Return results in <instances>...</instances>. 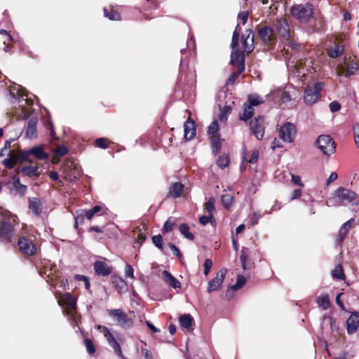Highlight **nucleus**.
I'll return each mask as SVG.
<instances>
[{
  "mask_svg": "<svg viewBox=\"0 0 359 359\" xmlns=\"http://www.w3.org/2000/svg\"><path fill=\"white\" fill-rule=\"evenodd\" d=\"M239 25H237L233 31L231 47L232 52L231 54V63L235 69H241V71L245 70V54L237 48L239 40Z\"/></svg>",
  "mask_w": 359,
  "mask_h": 359,
  "instance_id": "obj_1",
  "label": "nucleus"
},
{
  "mask_svg": "<svg viewBox=\"0 0 359 359\" xmlns=\"http://www.w3.org/2000/svg\"><path fill=\"white\" fill-rule=\"evenodd\" d=\"M291 15L302 23L308 22L313 13L312 4H294L290 9Z\"/></svg>",
  "mask_w": 359,
  "mask_h": 359,
  "instance_id": "obj_2",
  "label": "nucleus"
},
{
  "mask_svg": "<svg viewBox=\"0 0 359 359\" xmlns=\"http://www.w3.org/2000/svg\"><path fill=\"white\" fill-rule=\"evenodd\" d=\"M323 88L322 82H317L306 87L304 94V102L308 105L316 103L320 97V92Z\"/></svg>",
  "mask_w": 359,
  "mask_h": 359,
  "instance_id": "obj_3",
  "label": "nucleus"
},
{
  "mask_svg": "<svg viewBox=\"0 0 359 359\" xmlns=\"http://www.w3.org/2000/svg\"><path fill=\"white\" fill-rule=\"evenodd\" d=\"M316 144L325 155L330 156L336 151V143L330 135H320L316 141Z\"/></svg>",
  "mask_w": 359,
  "mask_h": 359,
  "instance_id": "obj_4",
  "label": "nucleus"
},
{
  "mask_svg": "<svg viewBox=\"0 0 359 359\" xmlns=\"http://www.w3.org/2000/svg\"><path fill=\"white\" fill-rule=\"evenodd\" d=\"M258 36L262 43L269 48H272L276 43V34L274 29L269 26H264L258 31Z\"/></svg>",
  "mask_w": 359,
  "mask_h": 359,
  "instance_id": "obj_5",
  "label": "nucleus"
},
{
  "mask_svg": "<svg viewBox=\"0 0 359 359\" xmlns=\"http://www.w3.org/2000/svg\"><path fill=\"white\" fill-rule=\"evenodd\" d=\"M335 197L338 199L339 205H346L357 197V194L353 191L344 187L338 188L334 192Z\"/></svg>",
  "mask_w": 359,
  "mask_h": 359,
  "instance_id": "obj_6",
  "label": "nucleus"
},
{
  "mask_svg": "<svg viewBox=\"0 0 359 359\" xmlns=\"http://www.w3.org/2000/svg\"><path fill=\"white\" fill-rule=\"evenodd\" d=\"M18 245L22 254L25 256H33L37 252V248L33 241L25 236L18 238Z\"/></svg>",
  "mask_w": 359,
  "mask_h": 359,
  "instance_id": "obj_7",
  "label": "nucleus"
},
{
  "mask_svg": "<svg viewBox=\"0 0 359 359\" xmlns=\"http://www.w3.org/2000/svg\"><path fill=\"white\" fill-rule=\"evenodd\" d=\"M109 315L114 318L117 323L123 328L128 329L133 325V320L121 309L109 311Z\"/></svg>",
  "mask_w": 359,
  "mask_h": 359,
  "instance_id": "obj_8",
  "label": "nucleus"
},
{
  "mask_svg": "<svg viewBox=\"0 0 359 359\" xmlns=\"http://www.w3.org/2000/svg\"><path fill=\"white\" fill-rule=\"evenodd\" d=\"M280 138L286 142H292L296 135L295 126L290 122L284 123L279 129Z\"/></svg>",
  "mask_w": 359,
  "mask_h": 359,
  "instance_id": "obj_9",
  "label": "nucleus"
},
{
  "mask_svg": "<svg viewBox=\"0 0 359 359\" xmlns=\"http://www.w3.org/2000/svg\"><path fill=\"white\" fill-rule=\"evenodd\" d=\"M226 274V270L225 269H221L217 273L216 276L209 281L207 288L208 292L210 293L213 291L219 290L224 283Z\"/></svg>",
  "mask_w": 359,
  "mask_h": 359,
  "instance_id": "obj_10",
  "label": "nucleus"
},
{
  "mask_svg": "<svg viewBox=\"0 0 359 359\" xmlns=\"http://www.w3.org/2000/svg\"><path fill=\"white\" fill-rule=\"evenodd\" d=\"M17 94L18 96V99L20 103V107L22 110V118L25 120L29 116V112L25 109V104L31 106L33 104V101L29 98L23 97L24 96H27V93L25 90L22 87L20 90H18Z\"/></svg>",
  "mask_w": 359,
  "mask_h": 359,
  "instance_id": "obj_11",
  "label": "nucleus"
},
{
  "mask_svg": "<svg viewBox=\"0 0 359 359\" xmlns=\"http://www.w3.org/2000/svg\"><path fill=\"white\" fill-rule=\"evenodd\" d=\"M241 43L244 52L250 53L254 50V34L252 29H247L242 34Z\"/></svg>",
  "mask_w": 359,
  "mask_h": 359,
  "instance_id": "obj_12",
  "label": "nucleus"
},
{
  "mask_svg": "<svg viewBox=\"0 0 359 359\" xmlns=\"http://www.w3.org/2000/svg\"><path fill=\"white\" fill-rule=\"evenodd\" d=\"M263 116H258L250 122V129L258 140H262L264 135Z\"/></svg>",
  "mask_w": 359,
  "mask_h": 359,
  "instance_id": "obj_13",
  "label": "nucleus"
},
{
  "mask_svg": "<svg viewBox=\"0 0 359 359\" xmlns=\"http://www.w3.org/2000/svg\"><path fill=\"white\" fill-rule=\"evenodd\" d=\"M273 26L283 39H289L290 32L288 22L285 18L277 19L274 22Z\"/></svg>",
  "mask_w": 359,
  "mask_h": 359,
  "instance_id": "obj_14",
  "label": "nucleus"
},
{
  "mask_svg": "<svg viewBox=\"0 0 359 359\" xmlns=\"http://www.w3.org/2000/svg\"><path fill=\"white\" fill-rule=\"evenodd\" d=\"M102 332L103 333L104 337L107 339L108 344L112 347L117 355L123 358L121 346L116 341L110 330L107 327H103Z\"/></svg>",
  "mask_w": 359,
  "mask_h": 359,
  "instance_id": "obj_15",
  "label": "nucleus"
},
{
  "mask_svg": "<svg viewBox=\"0 0 359 359\" xmlns=\"http://www.w3.org/2000/svg\"><path fill=\"white\" fill-rule=\"evenodd\" d=\"M13 236V229L12 225L6 221L1 222L0 226V241L4 243H8Z\"/></svg>",
  "mask_w": 359,
  "mask_h": 359,
  "instance_id": "obj_16",
  "label": "nucleus"
},
{
  "mask_svg": "<svg viewBox=\"0 0 359 359\" xmlns=\"http://www.w3.org/2000/svg\"><path fill=\"white\" fill-rule=\"evenodd\" d=\"M102 209L100 205H95L93 208L88 210H85L79 215L75 217V227L78 226L79 223H82L84 218L86 217L88 219H91L93 217L97 214Z\"/></svg>",
  "mask_w": 359,
  "mask_h": 359,
  "instance_id": "obj_17",
  "label": "nucleus"
},
{
  "mask_svg": "<svg viewBox=\"0 0 359 359\" xmlns=\"http://www.w3.org/2000/svg\"><path fill=\"white\" fill-rule=\"evenodd\" d=\"M359 326V313L354 311L346 320V330L348 334L355 333Z\"/></svg>",
  "mask_w": 359,
  "mask_h": 359,
  "instance_id": "obj_18",
  "label": "nucleus"
},
{
  "mask_svg": "<svg viewBox=\"0 0 359 359\" xmlns=\"http://www.w3.org/2000/svg\"><path fill=\"white\" fill-rule=\"evenodd\" d=\"M354 223V219L351 218L346 222L339 229L338 236L336 239V243L338 245H341L346 238V235L349 230L352 228Z\"/></svg>",
  "mask_w": 359,
  "mask_h": 359,
  "instance_id": "obj_19",
  "label": "nucleus"
},
{
  "mask_svg": "<svg viewBox=\"0 0 359 359\" xmlns=\"http://www.w3.org/2000/svg\"><path fill=\"white\" fill-rule=\"evenodd\" d=\"M184 137L188 140H192L196 135V126L194 121L188 118L184 124Z\"/></svg>",
  "mask_w": 359,
  "mask_h": 359,
  "instance_id": "obj_20",
  "label": "nucleus"
},
{
  "mask_svg": "<svg viewBox=\"0 0 359 359\" xmlns=\"http://www.w3.org/2000/svg\"><path fill=\"white\" fill-rule=\"evenodd\" d=\"M95 273L100 276H107L111 273V269L108 264L102 261H96L94 264Z\"/></svg>",
  "mask_w": 359,
  "mask_h": 359,
  "instance_id": "obj_21",
  "label": "nucleus"
},
{
  "mask_svg": "<svg viewBox=\"0 0 359 359\" xmlns=\"http://www.w3.org/2000/svg\"><path fill=\"white\" fill-rule=\"evenodd\" d=\"M162 276L164 279L165 283L172 287L174 289H178L181 287L180 282L175 278L171 273H170L167 271H163L162 272Z\"/></svg>",
  "mask_w": 359,
  "mask_h": 359,
  "instance_id": "obj_22",
  "label": "nucleus"
},
{
  "mask_svg": "<svg viewBox=\"0 0 359 359\" xmlns=\"http://www.w3.org/2000/svg\"><path fill=\"white\" fill-rule=\"evenodd\" d=\"M36 125L37 119L36 118H32L29 120L26 129V135L27 137L33 139L36 137Z\"/></svg>",
  "mask_w": 359,
  "mask_h": 359,
  "instance_id": "obj_23",
  "label": "nucleus"
},
{
  "mask_svg": "<svg viewBox=\"0 0 359 359\" xmlns=\"http://www.w3.org/2000/svg\"><path fill=\"white\" fill-rule=\"evenodd\" d=\"M184 185L181 182H175L171 184L169 189V194L172 198H179L184 191Z\"/></svg>",
  "mask_w": 359,
  "mask_h": 359,
  "instance_id": "obj_24",
  "label": "nucleus"
},
{
  "mask_svg": "<svg viewBox=\"0 0 359 359\" xmlns=\"http://www.w3.org/2000/svg\"><path fill=\"white\" fill-rule=\"evenodd\" d=\"M29 152H31L32 155L38 160H46L49 157V155L44 151L41 146H37L29 149Z\"/></svg>",
  "mask_w": 359,
  "mask_h": 359,
  "instance_id": "obj_25",
  "label": "nucleus"
},
{
  "mask_svg": "<svg viewBox=\"0 0 359 359\" xmlns=\"http://www.w3.org/2000/svg\"><path fill=\"white\" fill-rule=\"evenodd\" d=\"M18 172L29 177H37L39 175V168L37 166H22L19 168Z\"/></svg>",
  "mask_w": 359,
  "mask_h": 359,
  "instance_id": "obj_26",
  "label": "nucleus"
},
{
  "mask_svg": "<svg viewBox=\"0 0 359 359\" xmlns=\"http://www.w3.org/2000/svg\"><path fill=\"white\" fill-rule=\"evenodd\" d=\"M41 203L39 198L29 199V208L35 215L39 216L41 214Z\"/></svg>",
  "mask_w": 359,
  "mask_h": 359,
  "instance_id": "obj_27",
  "label": "nucleus"
},
{
  "mask_svg": "<svg viewBox=\"0 0 359 359\" xmlns=\"http://www.w3.org/2000/svg\"><path fill=\"white\" fill-rule=\"evenodd\" d=\"M180 325L187 330L193 329L194 318L190 314H183L179 318Z\"/></svg>",
  "mask_w": 359,
  "mask_h": 359,
  "instance_id": "obj_28",
  "label": "nucleus"
},
{
  "mask_svg": "<svg viewBox=\"0 0 359 359\" xmlns=\"http://www.w3.org/2000/svg\"><path fill=\"white\" fill-rule=\"evenodd\" d=\"M13 186L15 189L16 192L19 194L20 196H24L27 191V186L22 184L20 182V178L15 175L13 177Z\"/></svg>",
  "mask_w": 359,
  "mask_h": 359,
  "instance_id": "obj_29",
  "label": "nucleus"
},
{
  "mask_svg": "<svg viewBox=\"0 0 359 359\" xmlns=\"http://www.w3.org/2000/svg\"><path fill=\"white\" fill-rule=\"evenodd\" d=\"M246 147H243V149H242V160H243V163H245V162H248L250 163H257V160H258V158H259V152L258 150H254L252 151V153L250 155V158L247 160L246 158V156H245V154H246Z\"/></svg>",
  "mask_w": 359,
  "mask_h": 359,
  "instance_id": "obj_30",
  "label": "nucleus"
},
{
  "mask_svg": "<svg viewBox=\"0 0 359 359\" xmlns=\"http://www.w3.org/2000/svg\"><path fill=\"white\" fill-rule=\"evenodd\" d=\"M344 52L343 46L339 44H334L332 47H331L327 54L331 58H337L339 57Z\"/></svg>",
  "mask_w": 359,
  "mask_h": 359,
  "instance_id": "obj_31",
  "label": "nucleus"
},
{
  "mask_svg": "<svg viewBox=\"0 0 359 359\" xmlns=\"http://www.w3.org/2000/svg\"><path fill=\"white\" fill-rule=\"evenodd\" d=\"M254 114V108L252 106L249 104L248 103H245L244 104V111L243 114L240 116L241 120H243L245 121H247L248 120L250 119Z\"/></svg>",
  "mask_w": 359,
  "mask_h": 359,
  "instance_id": "obj_32",
  "label": "nucleus"
},
{
  "mask_svg": "<svg viewBox=\"0 0 359 359\" xmlns=\"http://www.w3.org/2000/svg\"><path fill=\"white\" fill-rule=\"evenodd\" d=\"M347 70L344 74L346 77L354 75L359 70V65L354 61H350L347 63Z\"/></svg>",
  "mask_w": 359,
  "mask_h": 359,
  "instance_id": "obj_33",
  "label": "nucleus"
},
{
  "mask_svg": "<svg viewBox=\"0 0 359 359\" xmlns=\"http://www.w3.org/2000/svg\"><path fill=\"white\" fill-rule=\"evenodd\" d=\"M189 226L187 224L183 223L180 225V232L188 240L193 241L194 239V235L189 232Z\"/></svg>",
  "mask_w": 359,
  "mask_h": 359,
  "instance_id": "obj_34",
  "label": "nucleus"
},
{
  "mask_svg": "<svg viewBox=\"0 0 359 359\" xmlns=\"http://www.w3.org/2000/svg\"><path fill=\"white\" fill-rule=\"evenodd\" d=\"M317 303L318 306L323 310H326L330 306V299L327 294L322 295L318 298Z\"/></svg>",
  "mask_w": 359,
  "mask_h": 359,
  "instance_id": "obj_35",
  "label": "nucleus"
},
{
  "mask_svg": "<svg viewBox=\"0 0 359 359\" xmlns=\"http://www.w3.org/2000/svg\"><path fill=\"white\" fill-rule=\"evenodd\" d=\"M30 155H32L31 152H29V149L27 151H23L19 155H15V158L17 159L18 162L23 163L25 161L32 163V161L29 158Z\"/></svg>",
  "mask_w": 359,
  "mask_h": 359,
  "instance_id": "obj_36",
  "label": "nucleus"
},
{
  "mask_svg": "<svg viewBox=\"0 0 359 359\" xmlns=\"http://www.w3.org/2000/svg\"><path fill=\"white\" fill-rule=\"evenodd\" d=\"M216 163L218 167L224 169L226 168L229 164V157L228 155L219 156L216 161Z\"/></svg>",
  "mask_w": 359,
  "mask_h": 359,
  "instance_id": "obj_37",
  "label": "nucleus"
},
{
  "mask_svg": "<svg viewBox=\"0 0 359 359\" xmlns=\"http://www.w3.org/2000/svg\"><path fill=\"white\" fill-rule=\"evenodd\" d=\"M63 301L69 309H74L76 308V300L74 297L69 293H66L64 295Z\"/></svg>",
  "mask_w": 359,
  "mask_h": 359,
  "instance_id": "obj_38",
  "label": "nucleus"
},
{
  "mask_svg": "<svg viewBox=\"0 0 359 359\" xmlns=\"http://www.w3.org/2000/svg\"><path fill=\"white\" fill-rule=\"evenodd\" d=\"M222 203L226 208H229L233 202V197L229 194H223L221 197Z\"/></svg>",
  "mask_w": 359,
  "mask_h": 359,
  "instance_id": "obj_39",
  "label": "nucleus"
},
{
  "mask_svg": "<svg viewBox=\"0 0 359 359\" xmlns=\"http://www.w3.org/2000/svg\"><path fill=\"white\" fill-rule=\"evenodd\" d=\"M287 42V46L292 50H299L301 45L294 36L290 35L289 39H284Z\"/></svg>",
  "mask_w": 359,
  "mask_h": 359,
  "instance_id": "obj_40",
  "label": "nucleus"
},
{
  "mask_svg": "<svg viewBox=\"0 0 359 359\" xmlns=\"http://www.w3.org/2000/svg\"><path fill=\"white\" fill-rule=\"evenodd\" d=\"M104 15L107 17L109 20H120L121 15L118 12L110 10L109 11H107L106 8L104 9Z\"/></svg>",
  "mask_w": 359,
  "mask_h": 359,
  "instance_id": "obj_41",
  "label": "nucleus"
},
{
  "mask_svg": "<svg viewBox=\"0 0 359 359\" xmlns=\"http://www.w3.org/2000/svg\"><path fill=\"white\" fill-rule=\"evenodd\" d=\"M175 226H176V224H175V220L170 218L165 222V224L163 226V229H162V232L163 233L170 232L173 229V228Z\"/></svg>",
  "mask_w": 359,
  "mask_h": 359,
  "instance_id": "obj_42",
  "label": "nucleus"
},
{
  "mask_svg": "<svg viewBox=\"0 0 359 359\" xmlns=\"http://www.w3.org/2000/svg\"><path fill=\"white\" fill-rule=\"evenodd\" d=\"M215 200L213 197L209 198L208 201L205 203L204 208L210 214L213 215L212 212L215 210Z\"/></svg>",
  "mask_w": 359,
  "mask_h": 359,
  "instance_id": "obj_43",
  "label": "nucleus"
},
{
  "mask_svg": "<svg viewBox=\"0 0 359 359\" xmlns=\"http://www.w3.org/2000/svg\"><path fill=\"white\" fill-rule=\"evenodd\" d=\"M246 279L243 276H238L237 278L236 283L231 286V289L233 291H236L240 288H241L245 283Z\"/></svg>",
  "mask_w": 359,
  "mask_h": 359,
  "instance_id": "obj_44",
  "label": "nucleus"
},
{
  "mask_svg": "<svg viewBox=\"0 0 359 359\" xmlns=\"http://www.w3.org/2000/svg\"><path fill=\"white\" fill-rule=\"evenodd\" d=\"M116 290L121 293L126 286V282L121 278H116L113 280Z\"/></svg>",
  "mask_w": 359,
  "mask_h": 359,
  "instance_id": "obj_45",
  "label": "nucleus"
},
{
  "mask_svg": "<svg viewBox=\"0 0 359 359\" xmlns=\"http://www.w3.org/2000/svg\"><path fill=\"white\" fill-rule=\"evenodd\" d=\"M199 222L201 224L205 226L208 223L210 222L212 224V225H215V220L214 219V216L213 215H210L208 216H201L199 217Z\"/></svg>",
  "mask_w": 359,
  "mask_h": 359,
  "instance_id": "obj_46",
  "label": "nucleus"
},
{
  "mask_svg": "<svg viewBox=\"0 0 359 359\" xmlns=\"http://www.w3.org/2000/svg\"><path fill=\"white\" fill-rule=\"evenodd\" d=\"M332 275L333 278L338 280H344L345 278L342 267L340 265L337 266L334 270H332Z\"/></svg>",
  "mask_w": 359,
  "mask_h": 359,
  "instance_id": "obj_47",
  "label": "nucleus"
},
{
  "mask_svg": "<svg viewBox=\"0 0 359 359\" xmlns=\"http://www.w3.org/2000/svg\"><path fill=\"white\" fill-rule=\"evenodd\" d=\"M248 102L251 106H257L259 104H262L264 102V100L257 95H250L248 96Z\"/></svg>",
  "mask_w": 359,
  "mask_h": 359,
  "instance_id": "obj_48",
  "label": "nucleus"
},
{
  "mask_svg": "<svg viewBox=\"0 0 359 359\" xmlns=\"http://www.w3.org/2000/svg\"><path fill=\"white\" fill-rule=\"evenodd\" d=\"M17 162L18 161L17 159L15 158V155H13L10 158H5L2 163L6 168L12 169Z\"/></svg>",
  "mask_w": 359,
  "mask_h": 359,
  "instance_id": "obj_49",
  "label": "nucleus"
},
{
  "mask_svg": "<svg viewBox=\"0 0 359 359\" xmlns=\"http://www.w3.org/2000/svg\"><path fill=\"white\" fill-rule=\"evenodd\" d=\"M152 242L156 247H157L160 250L163 251V237L161 235L158 234L152 236Z\"/></svg>",
  "mask_w": 359,
  "mask_h": 359,
  "instance_id": "obj_50",
  "label": "nucleus"
},
{
  "mask_svg": "<svg viewBox=\"0 0 359 359\" xmlns=\"http://www.w3.org/2000/svg\"><path fill=\"white\" fill-rule=\"evenodd\" d=\"M241 69H236V70L229 76L227 80V85H233L238 76L243 72Z\"/></svg>",
  "mask_w": 359,
  "mask_h": 359,
  "instance_id": "obj_51",
  "label": "nucleus"
},
{
  "mask_svg": "<svg viewBox=\"0 0 359 359\" xmlns=\"http://www.w3.org/2000/svg\"><path fill=\"white\" fill-rule=\"evenodd\" d=\"M84 345H85V346L87 349V351L89 354L92 355L95 352L96 349H95V345L91 339H84Z\"/></svg>",
  "mask_w": 359,
  "mask_h": 359,
  "instance_id": "obj_52",
  "label": "nucleus"
},
{
  "mask_svg": "<svg viewBox=\"0 0 359 359\" xmlns=\"http://www.w3.org/2000/svg\"><path fill=\"white\" fill-rule=\"evenodd\" d=\"M212 147L215 152H218L221 149V141L219 136H213L211 140Z\"/></svg>",
  "mask_w": 359,
  "mask_h": 359,
  "instance_id": "obj_53",
  "label": "nucleus"
},
{
  "mask_svg": "<svg viewBox=\"0 0 359 359\" xmlns=\"http://www.w3.org/2000/svg\"><path fill=\"white\" fill-rule=\"evenodd\" d=\"M95 146L101 148V149H106L108 147L109 144V140L108 139L105 137H100L95 140Z\"/></svg>",
  "mask_w": 359,
  "mask_h": 359,
  "instance_id": "obj_54",
  "label": "nucleus"
},
{
  "mask_svg": "<svg viewBox=\"0 0 359 359\" xmlns=\"http://www.w3.org/2000/svg\"><path fill=\"white\" fill-rule=\"evenodd\" d=\"M231 112V107H226L225 109L220 112V114L218 115V119L221 122H226L228 118V114Z\"/></svg>",
  "mask_w": 359,
  "mask_h": 359,
  "instance_id": "obj_55",
  "label": "nucleus"
},
{
  "mask_svg": "<svg viewBox=\"0 0 359 359\" xmlns=\"http://www.w3.org/2000/svg\"><path fill=\"white\" fill-rule=\"evenodd\" d=\"M219 130V124L217 122V120H214L211 124L208 126V133L209 135H214Z\"/></svg>",
  "mask_w": 359,
  "mask_h": 359,
  "instance_id": "obj_56",
  "label": "nucleus"
},
{
  "mask_svg": "<svg viewBox=\"0 0 359 359\" xmlns=\"http://www.w3.org/2000/svg\"><path fill=\"white\" fill-rule=\"evenodd\" d=\"M341 106L337 101H333L330 103L329 108L331 112L334 113L340 110Z\"/></svg>",
  "mask_w": 359,
  "mask_h": 359,
  "instance_id": "obj_57",
  "label": "nucleus"
},
{
  "mask_svg": "<svg viewBox=\"0 0 359 359\" xmlns=\"http://www.w3.org/2000/svg\"><path fill=\"white\" fill-rule=\"evenodd\" d=\"M68 149L65 146L59 147L55 151V154L58 157L64 156L67 154Z\"/></svg>",
  "mask_w": 359,
  "mask_h": 359,
  "instance_id": "obj_58",
  "label": "nucleus"
},
{
  "mask_svg": "<svg viewBox=\"0 0 359 359\" xmlns=\"http://www.w3.org/2000/svg\"><path fill=\"white\" fill-rule=\"evenodd\" d=\"M212 266V262L210 259H206L204 262V274L208 276Z\"/></svg>",
  "mask_w": 359,
  "mask_h": 359,
  "instance_id": "obj_59",
  "label": "nucleus"
},
{
  "mask_svg": "<svg viewBox=\"0 0 359 359\" xmlns=\"http://www.w3.org/2000/svg\"><path fill=\"white\" fill-rule=\"evenodd\" d=\"M0 217L4 219H9L10 217H12L13 221H15V217L11 215V212L6 210L0 209Z\"/></svg>",
  "mask_w": 359,
  "mask_h": 359,
  "instance_id": "obj_60",
  "label": "nucleus"
},
{
  "mask_svg": "<svg viewBox=\"0 0 359 359\" xmlns=\"http://www.w3.org/2000/svg\"><path fill=\"white\" fill-rule=\"evenodd\" d=\"M353 133L355 137V142L357 147L359 148V123H356L353 126Z\"/></svg>",
  "mask_w": 359,
  "mask_h": 359,
  "instance_id": "obj_61",
  "label": "nucleus"
},
{
  "mask_svg": "<svg viewBox=\"0 0 359 359\" xmlns=\"http://www.w3.org/2000/svg\"><path fill=\"white\" fill-rule=\"evenodd\" d=\"M125 276L126 277L134 278V270L131 265L126 264L125 269Z\"/></svg>",
  "mask_w": 359,
  "mask_h": 359,
  "instance_id": "obj_62",
  "label": "nucleus"
},
{
  "mask_svg": "<svg viewBox=\"0 0 359 359\" xmlns=\"http://www.w3.org/2000/svg\"><path fill=\"white\" fill-rule=\"evenodd\" d=\"M238 18L242 22V24L244 25L247 22L248 19V12L243 11L239 13Z\"/></svg>",
  "mask_w": 359,
  "mask_h": 359,
  "instance_id": "obj_63",
  "label": "nucleus"
},
{
  "mask_svg": "<svg viewBox=\"0 0 359 359\" xmlns=\"http://www.w3.org/2000/svg\"><path fill=\"white\" fill-rule=\"evenodd\" d=\"M168 246L170 248V250L172 251V252L179 258H181L182 257V253L180 252V250L172 243H168Z\"/></svg>",
  "mask_w": 359,
  "mask_h": 359,
  "instance_id": "obj_64",
  "label": "nucleus"
}]
</instances>
